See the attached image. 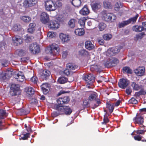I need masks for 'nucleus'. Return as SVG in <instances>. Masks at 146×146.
<instances>
[{"label":"nucleus","instance_id":"nucleus-34","mask_svg":"<svg viewBox=\"0 0 146 146\" xmlns=\"http://www.w3.org/2000/svg\"><path fill=\"white\" fill-rule=\"evenodd\" d=\"M131 86L133 90L137 91L141 89V86L139 85L138 84H136L135 82H133L131 83Z\"/></svg>","mask_w":146,"mask_h":146},{"label":"nucleus","instance_id":"nucleus-41","mask_svg":"<svg viewBox=\"0 0 146 146\" xmlns=\"http://www.w3.org/2000/svg\"><path fill=\"white\" fill-rule=\"evenodd\" d=\"M123 72H126L128 74H131L132 73V70L130 68L127 66H125L123 68Z\"/></svg>","mask_w":146,"mask_h":146},{"label":"nucleus","instance_id":"nucleus-35","mask_svg":"<svg viewBox=\"0 0 146 146\" xmlns=\"http://www.w3.org/2000/svg\"><path fill=\"white\" fill-rule=\"evenodd\" d=\"M132 29L133 31L137 32H141L143 31L142 25H135L133 27Z\"/></svg>","mask_w":146,"mask_h":146},{"label":"nucleus","instance_id":"nucleus-50","mask_svg":"<svg viewBox=\"0 0 146 146\" xmlns=\"http://www.w3.org/2000/svg\"><path fill=\"white\" fill-rule=\"evenodd\" d=\"M82 106L84 108H88L90 104L88 100H84Z\"/></svg>","mask_w":146,"mask_h":146},{"label":"nucleus","instance_id":"nucleus-31","mask_svg":"<svg viewBox=\"0 0 146 146\" xmlns=\"http://www.w3.org/2000/svg\"><path fill=\"white\" fill-rule=\"evenodd\" d=\"M107 108L109 109V112L111 113L113 110L114 108V103L110 102H107L106 103Z\"/></svg>","mask_w":146,"mask_h":146},{"label":"nucleus","instance_id":"nucleus-5","mask_svg":"<svg viewBox=\"0 0 146 146\" xmlns=\"http://www.w3.org/2000/svg\"><path fill=\"white\" fill-rule=\"evenodd\" d=\"M119 62V60L117 58L112 57L109 60L105 62L104 65L106 67L110 68L116 66Z\"/></svg>","mask_w":146,"mask_h":146},{"label":"nucleus","instance_id":"nucleus-12","mask_svg":"<svg viewBox=\"0 0 146 146\" xmlns=\"http://www.w3.org/2000/svg\"><path fill=\"white\" fill-rule=\"evenodd\" d=\"M145 71V67L144 66H139L134 70V72L137 75L141 76L144 74Z\"/></svg>","mask_w":146,"mask_h":146},{"label":"nucleus","instance_id":"nucleus-45","mask_svg":"<svg viewBox=\"0 0 146 146\" xmlns=\"http://www.w3.org/2000/svg\"><path fill=\"white\" fill-rule=\"evenodd\" d=\"M30 134L29 133H27L21 135V139L23 140H26L30 137Z\"/></svg>","mask_w":146,"mask_h":146},{"label":"nucleus","instance_id":"nucleus-62","mask_svg":"<svg viewBox=\"0 0 146 146\" xmlns=\"http://www.w3.org/2000/svg\"><path fill=\"white\" fill-rule=\"evenodd\" d=\"M48 89L49 88H46L45 89H41L44 94H46L48 92Z\"/></svg>","mask_w":146,"mask_h":146},{"label":"nucleus","instance_id":"nucleus-26","mask_svg":"<svg viewBox=\"0 0 146 146\" xmlns=\"http://www.w3.org/2000/svg\"><path fill=\"white\" fill-rule=\"evenodd\" d=\"M70 3L75 7H78L81 6V0H70Z\"/></svg>","mask_w":146,"mask_h":146},{"label":"nucleus","instance_id":"nucleus-36","mask_svg":"<svg viewBox=\"0 0 146 146\" xmlns=\"http://www.w3.org/2000/svg\"><path fill=\"white\" fill-rule=\"evenodd\" d=\"M97 96V94L96 93H94L91 94L88 97V99L90 101H93L97 100L98 98H96Z\"/></svg>","mask_w":146,"mask_h":146},{"label":"nucleus","instance_id":"nucleus-14","mask_svg":"<svg viewBox=\"0 0 146 146\" xmlns=\"http://www.w3.org/2000/svg\"><path fill=\"white\" fill-rule=\"evenodd\" d=\"M51 74L50 72L47 70H43L40 73V78L43 80H46L47 79Z\"/></svg>","mask_w":146,"mask_h":146},{"label":"nucleus","instance_id":"nucleus-38","mask_svg":"<svg viewBox=\"0 0 146 146\" xmlns=\"http://www.w3.org/2000/svg\"><path fill=\"white\" fill-rule=\"evenodd\" d=\"M66 66L70 69L72 70L76 69L77 70L78 68V66L76 65H73L72 64L70 63L66 65Z\"/></svg>","mask_w":146,"mask_h":146},{"label":"nucleus","instance_id":"nucleus-43","mask_svg":"<svg viewBox=\"0 0 146 146\" xmlns=\"http://www.w3.org/2000/svg\"><path fill=\"white\" fill-rule=\"evenodd\" d=\"M122 6L121 3L120 1L117 2L115 5L114 9L116 11L119 10L120 7H122Z\"/></svg>","mask_w":146,"mask_h":146},{"label":"nucleus","instance_id":"nucleus-52","mask_svg":"<svg viewBox=\"0 0 146 146\" xmlns=\"http://www.w3.org/2000/svg\"><path fill=\"white\" fill-rule=\"evenodd\" d=\"M129 104H136L137 103V101L135 98H132L128 101Z\"/></svg>","mask_w":146,"mask_h":146},{"label":"nucleus","instance_id":"nucleus-23","mask_svg":"<svg viewBox=\"0 0 146 146\" xmlns=\"http://www.w3.org/2000/svg\"><path fill=\"white\" fill-rule=\"evenodd\" d=\"M120 50L118 49L117 48L115 47L111 48L110 49L108 50V52L110 56H113L114 54H116L119 52Z\"/></svg>","mask_w":146,"mask_h":146},{"label":"nucleus","instance_id":"nucleus-11","mask_svg":"<svg viewBox=\"0 0 146 146\" xmlns=\"http://www.w3.org/2000/svg\"><path fill=\"white\" fill-rule=\"evenodd\" d=\"M129 82L126 78L120 79L118 82L119 87L122 89H125L129 84Z\"/></svg>","mask_w":146,"mask_h":146},{"label":"nucleus","instance_id":"nucleus-51","mask_svg":"<svg viewBox=\"0 0 146 146\" xmlns=\"http://www.w3.org/2000/svg\"><path fill=\"white\" fill-rule=\"evenodd\" d=\"M104 6L106 8H110L111 6L110 2L108 1H105L103 2Z\"/></svg>","mask_w":146,"mask_h":146},{"label":"nucleus","instance_id":"nucleus-33","mask_svg":"<svg viewBox=\"0 0 146 146\" xmlns=\"http://www.w3.org/2000/svg\"><path fill=\"white\" fill-rule=\"evenodd\" d=\"M20 19L26 23H29L31 22V17L27 16H23L20 17Z\"/></svg>","mask_w":146,"mask_h":146},{"label":"nucleus","instance_id":"nucleus-53","mask_svg":"<svg viewBox=\"0 0 146 146\" xmlns=\"http://www.w3.org/2000/svg\"><path fill=\"white\" fill-rule=\"evenodd\" d=\"M1 62L2 66L5 67L8 66L9 63V61L5 59H3L1 61Z\"/></svg>","mask_w":146,"mask_h":146},{"label":"nucleus","instance_id":"nucleus-39","mask_svg":"<svg viewBox=\"0 0 146 146\" xmlns=\"http://www.w3.org/2000/svg\"><path fill=\"white\" fill-rule=\"evenodd\" d=\"M67 78L65 77H62L58 78V82L60 84H63L67 82Z\"/></svg>","mask_w":146,"mask_h":146},{"label":"nucleus","instance_id":"nucleus-7","mask_svg":"<svg viewBox=\"0 0 146 146\" xmlns=\"http://www.w3.org/2000/svg\"><path fill=\"white\" fill-rule=\"evenodd\" d=\"M133 121L135 124L137 123L141 127H145L143 125L144 118L141 115H137L136 117L133 118Z\"/></svg>","mask_w":146,"mask_h":146},{"label":"nucleus","instance_id":"nucleus-27","mask_svg":"<svg viewBox=\"0 0 146 146\" xmlns=\"http://www.w3.org/2000/svg\"><path fill=\"white\" fill-rule=\"evenodd\" d=\"M11 72L9 70H7L5 72L3 73L1 75V77L2 79L5 80L7 77H10L11 75Z\"/></svg>","mask_w":146,"mask_h":146},{"label":"nucleus","instance_id":"nucleus-55","mask_svg":"<svg viewBox=\"0 0 146 146\" xmlns=\"http://www.w3.org/2000/svg\"><path fill=\"white\" fill-rule=\"evenodd\" d=\"M31 80L35 84H36L37 81H38V79L36 77L33 76L31 78Z\"/></svg>","mask_w":146,"mask_h":146},{"label":"nucleus","instance_id":"nucleus-18","mask_svg":"<svg viewBox=\"0 0 146 146\" xmlns=\"http://www.w3.org/2000/svg\"><path fill=\"white\" fill-rule=\"evenodd\" d=\"M80 13L83 15L86 16L90 13V11L87 5H85L79 11Z\"/></svg>","mask_w":146,"mask_h":146},{"label":"nucleus","instance_id":"nucleus-40","mask_svg":"<svg viewBox=\"0 0 146 146\" xmlns=\"http://www.w3.org/2000/svg\"><path fill=\"white\" fill-rule=\"evenodd\" d=\"M16 53L17 55L20 56H23L26 54V51L23 49L17 50H16Z\"/></svg>","mask_w":146,"mask_h":146},{"label":"nucleus","instance_id":"nucleus-13","mask_svg":"<svg viewBox=\"0 0 146 146\" xmlns=\"http://www.w3.org/2000/svg\"><path fill=\"white\" fill-rule=\"evenodd\" d=\"M40 20L44 24H46L49 21V16L46 13L42 12L40 15Z\"/></svg>","mask_w":146,"mask_h":146},{"label":"nucleus","instance_id":"nucleus-32","mask_svg":"<svg viewBox=\"0 0 146 146\" xmlns=\"http://www.w3.org/2000/svg\"><path fill=\"white\" fill-rule=\"evenodd\" d=\"M79 56H88L89 54V52L84 49L80 50L78 52Z\"/></svg>","mask_w":146,"mask_h":146},{"label":"nucleus","instance_id":"nucleus-57","mask_svg":"<svg viewBox=\"0 0 146 146\" xmlns=\"http://www.w3.org/2000/svg\"><path fill=\"white\" fill-rule=\"evenodd\" d=\"M142 137H143L142 136H140L139 135H136L134 136L133 137L134 139L135 140L138 141L141 140Z\"/></svg>","mask_w":146,"mask_h":146},{"label":"nucleus","instance_id":"nucleus-46","mask_svg":"<svg viewBox=\"0 0 146 146\" xmlns=\"http://www.w3.org/2000/svg\"><path fill=\"white\" fill-rule=\"evenodd\" d=\"M103 38L104 40H108L112 38V35L110 34H105L103 35Z\"/></svg>","mask_w":146,"mask_h":146},{"label":"nucleus","instance_id":"nucleus-10","mask_svg":"<svg viewBox=\"0 0 146 146\" xmlns=\"http://www.w3.org/2000/svg\"><path fill=\"white\" fill-rule=\"evenodd\" d=\"M38 3L37 0H25L23 2V6L25 8L30 7L36 5Z\"/></svg>","mask_w":146,"mask_h":146},{"label":"nucleus","instance_id":"nucleus-20","mask_svg":"<svg viewBox=\"0 0 146 146\" xmlns=\"http://www.w3.org/2000/svg\"><path fill=\"white\" fill-rule=\"evenodd\" d=\"M57 45H55L52 44L50 46V49L49 52L50 54L54 55H56L58 53V49L57 48Z\"/></svg>","mask_w":146,"mask_h":146},{"label":"nucleus","instance_id":"nucleus-6","mask_svg":"<svg viewBox=\"0 0 146 146\" xmlns=\"http://www.w3.org/2000/svg\"><path fill=\"white\" fill-rule=\"evenodd\" d=\"M29 50L30 52L34 54H38L40 51V48L36 43L31 44L29 46Z\"/></svg>","mask_w":146,"mask_h":146},{"label":"nucleus","instance_id":"nucleus-24","mask_svg":"<svg viewBox=\"0 0 146 146\" xmlns=\"http://www.w3.org/2000/svg\"><path fill=\"white\" fill-rule=\"evenodd\" d=\"M74 33L77 36H82L85 33L84 30L83 28H78L75 30Z\"/></svg>","mask_w":146,"mask_h":146},{"label":"nucleus","instance_id":"nucleus-22","mask_svg":"<svg viewBox=\"0 0 146 146\" xmlns=\"http://www.w3.org/2000/svg\"><path fill=\"white\" fill-rule=\"evenodd\" d=\"M60 37L61 40L63 42H67L70 39L69 35L61 33L60 34Z\"/></svg>","mask_w":146,"mask_h":146},{"label":"nucleus","instance_id":"nucleus-21","mask_svg":"<svg viewBox=\"0 0 146 146\" xmlns=\"http://www.w3.org/2000/svg\"><path fill=\"white\" fill-rule=\"evenodd\" d=\"M91 6L93 10L95 11L100 9L101 7V3L100 2H95L92 3Z\"/></svg>","mask_w":146,"mask_h":146},{"label":"nucleus","instance_id":"nucleus-30","mask_svg":"<svg viewBox=\"0 0 146 146\" xmlns=\"http://www.w3.org/2000/svg\"><path fill=\"white\" fill-rule=\"evenodd\" d=\"M101 103V102L99 99H98L97 100L93 101L91 104V108L93 109H94L99 106Z\"/></svg>","mask_w":146,"mask_h":146},{"label":"nucleus","instance_id":"nucleus-25","mask_svg":"<svg viewBox=\"0 0 146 146\" xmlns=\"http://www.w3.org/2000/svg\"><path fill=\"white\" fill-rule=\"evenodd\" d=\"M85 48L89 50L93 49L94 47V46L90 41L88 40L86 41L85 43Z\"/></svg>","mask_w":146,"mask_h":146},{"label":"nucleus","instance_id":"nucleus-48","mask_svg":"<svg viewBox=\"0 0 146 146\" xmlns=\"http://www.w3.org/2000/svg\"><path fill=\"white\" fill-rule=\"evenodd\" d=\"M129 25L127 21H123L121 23H119L118 26L119 28L123 27L126 25Z\"/></svg>","mask_w":146,"mask_h":146},{"label":"nucleus","instance_id":"nucleus-4","mask_svg":"<svg viewBox=\"0 0 146 146\" xmlns=\"http://www.w3.org/2000/svg\"><path fill=\"white\" fill-rule=\"evenodd\" d=\"M83 79L87 83V86L89 88H92V84L95 82V78L92 74L85 75L83 78Z\"/></svg>","mask_w":146,"mask_h":146},{"label":"nucleus","instance_id":"nucleus-58","mask_svg":"<svg viewBox=\"0 0 146 146\" xmlns=\"http://www.w3.org/2000/svg\"><path fill=\"white\" fill-rule=\"evenodd\" d=\"M48 85V84L47 83H43L41 86V89L49 88Z\"/></svg>","mask_w":146,"mask_h":146},{"label":"nucleus","instance_id":"nucleus-37","mask_svg":"<svg viewBox=\"0 0 146 146\" xmlns=\"http://www.w3.org/2000/svg\"><path fill=\"white\" fill-rule=\"evenodd\" d=\"M8 114L6 113L5 110L2 109H0V119H3L6 117Z\"/></svg>","mask_w":146,"mask_h":146},{"label":"nucleus","instance_id":"nucleus-2","mask_svg":"<svg viewBox=\"0 0 146 146\" xmlns=\"http://www.w3.org/2000/svg\"><path fill=\"white\" fill-rule=\"evenodd\" d=\"M10 88L9 94L11 96H15L21 94L20 86L19 85L15 84H12Z\"/></svg>","mask_w":146,"mask_h":146},{"label":"nucleus","instance_id":"nucleus-44","mask_svg":"<svg viewBox=\"0 0 146 146\" xmlns=\"http://www.w3.org/2000/svg\"><path fill=\"white\" fill-rule=\"evenodd\" d=\"M86 20V19L84 17L81 18L79 20L78 23L81 26L84 27L85 25V23Z\"/></svg>","mask_w":146,"mask_h":146},{"label":"nucleus","instance_id":"nucleus-42","mask_svg":"<svg viewBox=\"0 0 146 146\" xmlns=\"http://www.w3.org/2000/svg\"><path fill=\"white\" fill-rule=\"evenodd\" d=\"M106 25L103 22L100 23L98 25V28L100 31H103L106 27Z\"/></svg>","mask_w":146,"mask_h":146},{"label":"nucleus","instance_id":"nucleus-60","mask_svg":"<svg viewBox=\"0 0 146 146\" xmlns=\"http://www.w3.org/2000/svg\"><path fill=\"white\" fill-rule=\"evenodd\" d=\"M63 73L64 75H66L68 76L70 74V72L68 69H66L63 71Z\"/></svg>","mask_w":146,"mask_h":146},{"label":"nucleus","instance_id":"nucleus-15","mask_svg":"<svg viewBox=\"0 0 146 146\" xmlns=\"http://www.w3.org/2000/svg\"><path fill=\"white\" fill-rule=\"evenodd\" d=\"M25 90L27 96L31 98L34 93V90L33 88L31 87H27L25 88Z\"/></svg>","mask_w":146,"mask_h":146},{"label":"nucleus","instance_id":"nucleus-64","mask_svg":"<svg viewBox=\"0 0 146 146\" xmlns=\"http://www.w3.org/2000/svg\"><path fill=\"white\" fill-rule=\"evenodd\" d=\"M142 26L143 31H146V22H143L142 23Z\"/></svg>","mask_w":146,"mask_h":146},{"label":"nucleus","instance_id":"nucleus-56","mask_svg":"<svg viewBox=\"0 0 146 146\" xmlns=\"http://www.w3.org/2000/svg\"><path fill=\"white\" fill-rule=\"evenodd\" d=\"M146 131V130H136V132L137 134L139 135V134L144 135L145 132Z\"/></svg>","mask_w":146,"mask_h":146},{"label":"nucleus","instance_id":"nucleus-63","mask_svg":"<svg viewBox=\"0 0 146 146\" xmlns=\"http://www.w3.org/2000/svg\"><path fill=\"white\" fill-rule=\"evenodd\" d=\"M68 52L67 51H63L62 54V56L63 58H66L68 55Z\"/></svg>","mask_w":146,"mask_h":146},{"label":"nucleus","instance_id":"nucleus-54","mask_svg":"<svg viewBox=\"0 0 146 146\" xmlns=\"http://www.w3.org/2000/svg\"><path fill=\"white\" fill-rule=\"evenodd\" d=\"M21 28L20 25H15L13 27V30L15 31H18L20 30Z\"/></svg>","mask_w":146,"mask_h":146},{"label":"nucleus","instance_id":"nucleus-3","mask_svg":"<svg viewBox=\"0 0 146 146\" xmlns=\"http://www.w3.org/2000/svg\"><path fill=\"white\" fill-rule=\"evenodd\" d=\"M44 6L46 10L48 11H54L57 8L56 2L50 0L45 1Z\"/></svg>","mask_w":146,"mask_h":146},{"label":"nucleus","instance_id":"nucleus-8","mask_svg":"<svg viewBox=\"0 0 146 146\" xmlns=\"http://www.w3.org/2000/svg\"><path fill=\"white\" fill-rule=\"evenodd\" d=\"M60 113L62 114H64L67 115H70L72 112V110L70 107L67 106H60Z\"/></svg>","mask_w":146,"mask_h":146},{"label":"nucleus","instance_id":"nucleus-61","mask_svg":"<svg viewBox=\"0 0 146 146\" xmlns=\"http://www.w3.org/2000/svg\"><path fill=\"white\" fill-rule=\"evenodd\" d=\"M145 35V34L144 32H142L139 34L137 35L136 37L138 39L141 38Z\"/></svg>","mask_w":146,"mask_h":146},{"label":"nucleus","instance_id":"nucleus-16","mask_svg":"<svg viewBox=\"0 0 146 146\" xmlns=\"http://www.w3.org/2000/svg\"><path fill=\"white\" fill-rule=\"evenodd\" d=\"M13 43L16 45L18 46L21 44L23 42V40L19 36L16 35L12 37Z\"/></svg>","mask_w":146,"mask_h":146},{"label":"nucleus","instance_id":"nucleus-17","mask_svg":"<svg viewBox=\"0 0 146 146\" xmlns=\"http://www.w3.org/2000/svg\"><path fill=\"white\" fill-rule=\"evenodd\" d=\"M60 26L58 22L55 21H52L49 24V26L50 28L53 30H55L59 28Z\"/></svg>","mask_w":146,"mask_h":146},{"label":"nucleus","instance_id":"nucleus-1","mask_svg":"<svg viewBox=\"0 0 146 146\" xmlns=\"http://www.w3.org/2000/svg\"><path fill=\"white\" fill-rule=\"evenodd\" d=\"M102 19L106 21H113L116 19V16L114 15L108 13L106 10H104L100 13Z\"/></svg>","mask_w":146,"mask_h":146},{"label":"nucleus","instance_id":"nucleus-9","mask_svg":"<svg viewBox=\"0 0 146 146\" xmlns=\"http://www.w3.org/2000/svg\"><path fill=\"white\" fill-rule=\"evenodd\" d=\"M70 101V98L69 96H65L60 97L57 100V104L59 106H62L63 104H67Z\"/></svg>","mask_w":146,"mask_h":146},{"label":"nucleus","instance_id":"nucleus-29","mask_svg":"<svg viewBox=\"0 0 146 146\" xmlns=\"http://www.w3.org/2000/svg\"><path fill=\"white\" fill-rule=\"evenodd\" d=\"M15 78L17 81L21 82H24L25 80V77L24 75H21L19 74H17L15 75Z\"/></svg>","mask_w":146,"mask_h":146},{"label":"nucleus","instance_id":"nucleus-28","mask_svg":"<svg viewBox=\"0 0 146 146\" xmlns=\"http://www.w3.org/2000/svg\"><path fill=\"white\" fill-rule=\"evenodd\" d=\"M139 16V14H137L135 16L131 17L128 20H127L128 24H129L130 23L132 24H134L136 22Z\"/></svg>","mask_w":146,"mask_h":146},{"label":"nucleus","instance_id":"nucleus-19","mask_svg":"<svg viewBox=\"0 0 146 146\" xmlns=\"http://www.w3.org/2000/svg\"><path fill=\"white\" fill-rule=\"evenodd\" d=\"M60 106L59 105H58L57 104H55L54 105V107L55 109L57 110L58 112L56 111H54L51 113L52 116L53 117H56L60 115H62V114L60 113V111H59L60 110Z\"/></svg>","mask_w":146,"mask_h":146},{"label":"nucleus","instance_id":"nucleus-59","mask_svg":"<svg viewBox=\"0 0 146 146\" xmlns=\"http://www.w3.org/2000/svg\"><path fill=\"white\" fill-rule=\"evenodd\" d=\"M103 122L102 123V124H106L109 121V120L108 118L106 117L105 115H104V117L103 119Z\"/></svg>","mask_w":146,"mask_h":146},{"label":"nucleus","instance_id":"nucleus-49","mask_svg":"<svg viewBox=\"0 0 146 146\" xmlns=\"http://www.w3.org/2000/svg\"><path fill=\"white\" fill-rule=\"evenodd\" d=\"M76 20L74 19H70L68 22V25L71 28H74L75 26Z\"/></svg>","mask_w":146,"mask_h":146},{"label":"nucleus","instance_id":"nucleus-47","mask_svg":"<svg viewBox=\"0 0 146 146\" xmlns=\"http://www.w3.org/2000/svg\"><path fill=\"white\" fill-rule=\"evenodd\" d=\"M33 38V37L27 35L25 36V41L27 43L30 42L32 41V39Z\"/></svg>","mask_w":146,"mask_h":146}]
</instances>
